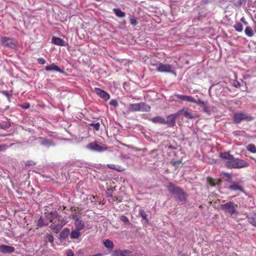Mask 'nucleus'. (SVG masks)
I'll return each instance as SVG.
<instances>
[{
	"mask_svg": "<svg viewBox=\"0 0 256 256\" xmlns=\"http://www.w3.org/2000/svg\"><path fill=\"white\" fill-rule=\"evenodd\" d=\"M166 188L170 193L174 196L179 200L184 201L186 198V194L184 191L180 188L176 186L173 183L170 182L166 186Z\"/></svg>",
	"mask_w": 256,
	"mask_h": 256,
	"instance_id": "f257e3e1",
	"label": "nucleus"
},
{
	"mask_svg": "<svg viewBox=\"0 0 256 256\" xmlns=\"http://www.w3.org/2000/svg\"><path fill=\"white\" fill-rule=\"evenodd\" d=\"M226 166L228 168H242L248 167L249 163L246 161L239 158H236L233 156V158L226 162Z\"/></svg>",
	"mask_w": 256,
	"mask_h": 256,
	"instance_id": "f03ea898",
	"label": "nucleus"
},
{
	"mask_svg": "<svg viewBox=\"0 0 256 256\" xmlns=\"http://www.w3.org/2000/svg\"><path fill=\"white\" fill-rule=\"evenodd\" d=\"M1 44L4 48H8L14 50H18L19 46L17 40L12 38L1 36L0 38Z\"/></svg>",
	"mask_w": 256,
	"mask_h": 256,
	"instance_id": "7ed1b4c3",
	"label": "nucleus"
},
{
	"mask_svg": "<svg viewBox=\"0 0 256 256\" xmlns=\"http://www.w3.org/2000/svg\"><path fill=\"white\" fill-rule=\"evenodd\" d=\"M150 110V106L144 103L140 102L138 104H130L128 105V112H148Z\"/></svg>",
	"mask_w": 256,
	"mask_h": 256,
	"instance_id": "20e7f679",
	"label": "nucleus"
},
{
	"mask_svg": "<svg viewBox=\"0 0 256 256\" xmlns=\"http://www.w3.org/2000/svg\"><path fill=\"white\" fill-rule=\"evenodd\" d=\"M220 207L225 212L231 215L237 214L238 204L233 202H228L222 204Z\"/></svg>",
	"mask_w": 256,
	"mask_h": 256,
	"instance_id": "39448f33",
	"label": "nucleus"
},
{
	"mask_svg": "<svg viewBox=\"0 0 256 256\" xmlns=\"http://www.w3.org/2000/svg\"><path fill=\"white\" fill-rule=\"evenodd\" d=\"M233 120L234 123L239 124L242 121L250 122L253 117L246 113L238 112L234 114Z\"/></svg>",
	"mask_w": 256,
	"mask_h": 256,
	"instance_id": "423d86ee",
	"label": "nucleus"
},
{
	"mask_svg": "<svg viewBox=\"0 0 256 256\" xmlns=\"http://www.w3.org/2000/svg\"><path fill=\"white\" fill-rule=\"evenodd\" d=\"M86 148L94 152H102L107 150L108 148L102 144H98V142L94 141L90 142L86 146Z\"/></svg>",
	"mask_w": 256,
	"mask_h": 256,
	"instance_id": "0eeeda50",
	"label": "nucleus"
},
{
	"mask_svg": "<svg viewBox=\"0 0 256 256\" xmlns=\"http://www.w3.org/2000/svg\"><path fill=\"white\" fill-rule=\"evenodd\" d=\"M178 116L177 113L168 115L167 116V120H165L164 124H167L170 128L174 127L176 124V120Z\"/></svg>",
	"mask_w": 256,
	"mask_h": 256,
	"instance_id": "6e6552de",
	"label": "nucleus"
},
{
	"mask_svg": "<svg viewBox=\"0 0 256 256\" xmlns=\"http://www.w3.org/2000/svg\"><path fill=\"white\" fill-rule=\"evenodd\" d=\"M112 256H136L135 254L128 250H118L114 251Z\"/></svg>",
	"mask_w": 256,
	"mask_h": 256,
	"instance_id": "1a4fd4ad",
	"label": "nucleus"
},
{
	"mask_svg": "<svg viewBox=\"0 0 256 256\" xmlns=\"http://www.w3.org/2000/svg\"><path fill=\"white\" fill-rule=\"evenodd\" d=\"M38 142L42 146L48 148L51 146H54V142L48 138L39 137L36 139Z\"/></svg>",
	"mask_w": 256,
	"mask_h": 256,
	"instance_id": "9d476101",
	"label": "nucleus"
},
{
	"mask_svg": "<svg viewBox=\"0 0 256 256\" xmlns=\"http://www.w3.org/2000/svg\"><path fill=\"white\" fill-rule=\"evenodd\" d=\"M173 96L174 100L179 99L183 101H186L190 102H195V98L192 96L175 94Z\"/></svg>",
	"mask_w": 256,
	"mask_h": 256,
	"instance_id": "9b49d317",
	"label": "nucleus"
},
{
	"mask_svg": "<svg viewBox=\"0 0 256 256\" xmlns=\"http://www.w3.org/2000/svg\"><path fill=\"white\" fill-rule=\"evenodd\" d=\"M94 92L102 98L104 99V100H108L110 98V94L107 93L106 92L102 90L99 88H95Z\"/></svg>",
	"mask_w": 256,
	"mask_h": 256,
	"instance_id": "f8f14e48",
	"label": "nucleus"
},
{
	"mask_svg": "<svg viewBox=\"0 0 256 256\" xmlns=\"http://www.w3.org/2000/svg\"><path fill=\"white\" fill-rule=\"evenodd\" d=\"M156 69L160 72H172L176 74V72L173 70L172 65H158Z\"/></svg>",
	"mask_w": 256,
	"mask_h": 256,
	"instance_id": "ddd939ff",
	"label": "nucleus"
},
{
	"mask_svg": "<svg viewBox=\"0 0 256 256\" xmlns=\"http://www.w3.org/2000/svg\"><path fill=\"white\" fill-rule=\"evenodd\" d=\"M177 114H178V116L180 114H182L188 119H194V118L191 113V110L188 108H184L178 110Z\"/></svg>",
	"mask_w": 256,
	"mask_h": 256,
	"instance_id": "4468645a",
	"label": "nucleus"
},
{
	"mask_svg": "<svg viewBox=\"0 0 256 256\" xmlns=\"http://www.w3.org/2000/svg\"><path fill=\"white\" fill-rule=\"evenodd\" d=\"M14 250V248L5 244L0 245V252L2 254H12Z\"/></svg>",
	"mask_w": 256,
	"mask_h": 256,
	"instance_id": "2eb2a0df",
	"label": "nucleus"
},
{
	"mask_svg": "<svg viewBox=\"0 0 256 256\" xmlns=\"http://www.w3.org/2000/svg\"><path fill=\"white\" fill-rule=\"evenodd\" d=\"M228 188L232 191L238 190L242 192L244 191L243 187L240 186L238 182H232Z\"/></svg>",
	"mask_w": 256,
	"mask_h": 256,
	"instance_id": "dca6fc26",
	"label": "nucleus"
},
{
	"mask_svg": "<svg viewBox=\"0 0 256 256\" xmlns=\"http://www.w3.org/2000/svg\"><path fill=\"white\" fill-rule=\"evenodd\" d=\"M52 42L54 44L60 46H66L68 45L67 42L60 38L53 37L52 40Z\"/></svg>",
	"mask_w": 256,
	"mask_h": 256,
	"instance_id": "f3484780",
	"label": "nucleus"
},
{
	"mask_svg": "<svg viewBox=\"0 0 256 256\" xmlns=\"http://www.w3.org/2000/svg\"><path fill=\"white\" fill-rule=\"evenodd\" d=\"M64 224L62 223H56L53 222L50 226V228L56 234H58L61 230Z\"/></svg>",
	"mask_w": 256,
	"mask_h": 256,
	"instance_id": "a211bd4d",
	"label": "nucleus"
},
{
	"mask_svg": "<svg viewBox=\"0 0 256 256\" xmlns=\"http://www.w3.org/2000/svg\"><path fill=\"white\" fill-rule=\"evenodd\" d=\"M150 120L154 124H164L165 122V118L160 116L154 117L150 119Z\"/></svg>",
	"mask_w": 256,
	"mask_h": 256,
	"instance_id": "6ab92c4d",
	"label": "nucleus"
},
{
	"mask_svg": "<svg viewBox=\"0 0 256 256\" xmlns=\"http://www.w3.org/2000/svg\"><path fill=\"white\" fill-rule=\"evenodd\" d=\"M74 226L76 227V229L81 230L84 227V223L80 218H76V220L74 222Z\"/></svg>",
	"mask_w": 256,
	"mask_h": 256,
	"instance_id": "aec40b11",
	"label": "nucleus"
},
{
	"mask_svg": "<svg viewBox=\"0 0 256 256\" xmlns=\"http://www.w3.org/2000/svg\"><path fill=\"white\" fill-rule=\"evenodd\" d=\"M46 70H56L60 73H64V71L60 68L57 65H47L46 67Z\"/></svg>",
	"mask_w": 256,
	"mask_h": 256,
	"instance_id": "412c9836",
	"label": "nucleus"
},
{
	"mask_svg": "<svg viewBox=\"0 0 256 256\" xmlns=\"http://www.w3.org/2000/svg\"><path fill=\"white\" fill-rule=\"evenodd\" d=\"M248 222L256 227V213H250L248 216Z\"/></svg>",
	"mask_w": 256,
	"mask_h": 256,
	"instance_id": "4be33fe9",
	"label": "nucleus"
},
{
	"mask_svg": "<svg viewBox=\"0 0 256 256\" xmlns=\"http://www.w3.org/2000/svg\"><path fill=\"white\" fill-rule=\"evenodd\" d=\"M103 244L110 251L112 250L114 248V244L112 242L108 239L103 240Z\"/></svg>",
	"mask_w": 256,
	"mask_h": 256,
	"instance_id": "5701e85b",
	"label": "nucleus"
},
{
	"mask_svg": "<svg viewBox=\"0 0 256 256\" xmlns=\"http://www.w3.org/2000/svg\"><path fill=\"white\" fill-rule=\"evenodd\" d=\"M233 156H234L232 155L230 152H220V157L226 161H229L230 159L233 158Z\"/></svg>",
	"mask_w": 256,
	"mask_h": 256,
	"instance_id": "b1692460",
	"label": "nucleus"
},
{
	"mask_svg": "<svg viewBox=\"0 0 256 256\" xmlns=\"http://www.w3.org/2000/svg\"><path fill=\"white\" fill-rule=\"evenodd\" d=\"M70 234V229L64 228L60 233V237L61 239H66Z\"/></svg>",
	"mask_w": 256,
	"mask_h": 256,
	"instance_id": "393cba45",
	"label": "nucleus"
},
{
	"mask_svg": "<svg viewBox=\"0 0 256 256\" xmlns=\"http://www.w3.org/2000/svg\"><path fill=\"white\" fill-rule=\"evenodd\" d=\"M80 230L75 229L71 232L70 234V237L72 239L78 238L80 236Z\"/></svg>",
	"mask_w": 256,
	"mask_h": 256,
	"instance_id": "a878e982",
	"label": "nucleus"
},
{
	"mask_svg": "<svg viewBox=\"0 0 256 256\" xmlns=\"http://www.w3.org/2000/svg\"><path fill=\"white\" fill-rule=\"evenodd\" d=\"M107 167L110 169L114 170L118 172H122L124 170V169L120 166H116L114 164H108Z\"/></svg>",
	"mask_w": 256,
	"mask_h": 256,
	"instance_id": "bb28decb",
	"label": "nucleus"
},
{
	"mask_svg": "<svg viewBox=\"0 0 256 256\" xmlns=\"http://www.w3.org/2000/svg\"><path fill=\"white\" fill-rule=\"evenodd\" d=\"M113 11L115 14L118 18H123L125 16V12H122L120 8H114Z\"/></svg>",
	"mask_w": 256,
	"mask_h": 256,
	"instance_id": "cd10ccee",
	"label": "nucleus"
},
{
	"mask_svg": "<svg viewBox=\"0 0 256 256\" xmlns=\"http://www.w3.org/2000/svg\"><path fill=\"white\" fill-rule=\"evenodd\" d=\"M54 240V238L52 234H46L44 241L45 243H47V242H50L51 244H53Z\"/></svg>",
	"mask_w": 256,
	"mask_h": 256,
	"instance_id": "c85d7f7f",
	"label": "nucleus"
},
{
	"mask_svg": "<svg viewBox=\"0 0 256 256\" xmlns=\"http://www.w3.org/2000/svg\"><path fill=\"white\" fill-rule=\"evenodd\" d=\"M245 33L246 36L252 37L254 36V32L252 28L250 26H247L245 29Z\"/></svg>",
	"mask_w": 256,
	"mask_h": 256,
	"instance_id": "c756f323",
	"label": "nucleus"
},
{
	"mask_svg": "<svg viewBox=\"0 0 256 256\" xmlns=\"http://www.w3.org/2000/svg\"><path fill=\"white\" fill-rule=\"evenodd\" d=\"M234 28H235L236 30L238 32H241L243 30L242 24L240 22H238L234 26Z\"/></svg>",
	"mask_w": 256,
	"mask_h": 256,
	"instance_id": "7c9ffc66",
	"label": "nucleus"
},
{
	"mask_svg": "<svg viewBox=\"0 0 256 256\" xmlns=\"http://www.w3.org/2000/svg\"><path fill=\"white\" fill-rule=\"evenodd\" d=\"M247 150L252 152L255 153L256 152V148L255 146L253 144H250L247 146Z\"/></svg>",
	"mask_w": 256,
	"mask_h": 256,
	"instance_id": "2f4dec72",
	"label": "nucleus"
},
{
	"mask_svg": "<svg viewBox=\"0 0 256 256\" xmlns=\"http://www.w3.org/2000/svg\"><path fill=\"white\" fill-rule=\"evenodd\" d=\"M246 0H238L235 4L234 6L236 7H240L242 4H245Z\"/></svg>",
	"mask_w": 256,
	"mask_h": 256,
	"instance_id": "473e14b6",
	"label": "nucleus"
},
{
	"mask_svg": "<svg viewBox=\"0 0 256 256\" xmlns=\"http://www.w3.org/2000/svg\"><path fill=\"white\" fill-rule=\"evenodd\" d=\"M140 214L142 218L144 220H145L146 221L148 220H147V216H148V215L146 214V213L145 212L144 210H140Z\"/></svg>",
	"mask_w": 256,
	"mask_h": 256,
	"instance_id": "72a5a7b5",
	"label": "nucleus"
},
{
	"mask_svg": "<svg viewBox=\"0 0 256 256\" xmlns=\"http://www.w3.org/2000/svg\"><path fill=\"white\" fill-rule=\"evenodd\" d=\"M130 24L133 26H136L138 24L136 20L134 18V16H130Z\"/></svg>",
	"mask_w": 256,
	"mask_h": 256,
	"instance_id": "f704fd0d",
	"label": "nucleus"
},
{
	"mask_svg": "<svg viewBox=\"0 0 256 256\" xmlns=\"http://www.w3.org/2000/svg\"><path fill=\"white\" fill-rule=\"evenodd\" d=\"M90 126H92L96 130H98L100 127V124L99 122L96 123H91Z\"/></svg>",
	"mask_w": 256,
	"mask_h": 256,
	"instance_id": "c9c22d12",
	"label": "nucleus"
},
{
	"mask_svg": "<svg viewBox=\"0 0 256 256\" xmlns=\"http://www.w3.org/2000/svg\"><path fill=\"white\" fill-rule=\"evenodd\" d=\"M202 108H203V110H204V111L208 115H210V110H209V108H208V107L207 106V104L206 103L204 106H202Z\"/></svg>",
	"mask_w": 256,
	"mask_h": 256,
	"instance_id": "e433bc0d",
	"label": "nucleus"
},
{
	"mask_svg": "<svg viewBox=\"0 0 256 256\" xmlns=\"http://www.w3.org/2000/svg\"><path fill=\"white\" fill-rule=\"evenodd\" d=\"M10 126V124L8 123H0V127L2 129L6 130V128H9Z\"/></svg>",
	"mask_w": 256,
	"mask_h": 256,
	"instance_id": "4c0bfd02",
	"label": "nucleus"
},
{
	"mask_svg": "<svg viewBox=\"0 0 256 256\" xmlns=\"http://www.w3.org/2000/svg\"><path fill=\"white\" fill-rule=\"evenodd\" d=\"M50 214L52 216V218H51L50 220V222H52L53 219L56 218L58 217V214L56 211H54V212H51Z\"/></svg>",
	"mask_w": 256,
	"mask_h": 256,
	"instance_id": "58836bf2",
	"label": "nucleus"
},
{
	"mask_svg": "<svg viewBox=\"0 0 256 256\" xmlns=\"http://www.w3.org/2000/svg\"><path fill=\"white\" fill-rule=\"evenodd\" d=\"M194 103H196L200 106L202 107L204 106V104L206 103L204 102H203L200 100H196L195 99V102H193Z\"/></svg>",
	"mask_w": 256,
	"mask_h": 256,
	"instance_id": "ea45409f",
	"label": "nucleus"
},
{
	"mask_svg": "<svg viewBox=\"0 0 256 256\" xmlns=\"http://www.w3.org/2000/svg\"><path fill=\"white\" fill-rule=\"evenodd\" d=\"M9 146L6 144H0V152L5 151Z\"/></svg>",
	"mask_w": 256,
	"mask_h": 256,
	"instance_id": "a19ab883",
	"label": "nucleus"
},
{
	"mask_svg": "<svg viewBox=\"0 0 256 256\" xmlns=\"http://www.w3.org/2000/svg\"><path fill=\"white\" fill-rule=\"evenodd\" d=\"M110 104L112 106H114V107H116L118 106V102H117L116 100H110Z\"/></svg>",
	"mask_w": 256,
	"mask_h": 256,
	"instance_id": "79ce46f5",
	"label": "nucleus"
},
{
	"mask_svg": "<svg viewBox=\"0 0 256 256\" xmlns=\"http://www.w3.org/2000/svg\"><path fill=\"white\" fill-rule=\"evenodd\" d=\"M120 220L124 222H129L128 218L126 216H120Z\"/></svg>",
	"mask_w": 256,
	"mask_h": 256,
	"instance_id": "37998d69",
	"label": "nucleus"
},
{
	"mask_svg": "<svg viewBox=\"0 0 256 256\" xmlns=\"http://www.w3.org/2000/svg\"><path fill=\"white\" fill-rule=\"evenodd\" d=\"M44 225V224H43V220L40 218L38 220V226H39V227H42V226H43Z\"/></svg>",
	"mask_w": 256,
	"mask_h": 256,
	"instance_id": "c03bdc74",
	"label": "nucleus"
},
{
	"mask_svg": "<svg viewBox=\"0 0 256 256\" xmlns=\"http://www.w3.org/2000/svg\"><path fill=\"white\" fill-rule=\"evenodd\" d=\"M66 254L67 256H74V255L73 252L70 250H68Z\"/></svg>",
	"mask_w": 256,
	"mask_h": 256,
	"instance_id": "a18cd8bd",
	"label": "nucleus"
},
{
	"mask_svg": "<svg viewBox=\"0 0 256 256\" xmlns=\"http://www.w3.org/2000/svg\"><path fill=\"white\" fill-rule=\"evenodd\" d=\"M30 107V104L28 103H24L22 105V108L24 109H27Z\"/></svg>",
	"mask_w": 256,
	"mask_h": 256,
	"instance_id": "49530a36",
	"label": "nucleus"
},
{
	"mask_svg": "<svg viewBox=\"0 0 256 256\" xmlns=\"http://www.w3.org/2000/svg\"><path fill=\"white\" fill-rule=\"evenodd\" d=\"M38 62L40 64H44L46 60L44 58H40L38 59Z\"/></svg>",
	"mask_w": 256,
	"mask_h": 256,
	"instance_id": "de8ad7c7",
	"label": "nucleus"
},
{
	"mask_svg": "<svg viewBox=\"0 0 256 256\" xmlns=\"http://www.w3.org/2000/svg\"><path fill=\"white\" fill-rule=\"evenodd\" d=\"M35 163L32 161H27L26 163V166H33L34 165Z\"/></svg>",
	"mask_w": 256,
	"mask_h": 256,
	"instance_id": "09e8293b",
	"label": "nucleus"
},
{
	"mask_svg": "<svg viewBox=\"0 0 256 256\" xmlns=\"http://www.w3.org/2000/svg\"><path fill=\"white\" fill-rule=\"evenodd\" d=\"M168 149H172V150H176L177 149V148L176 147V146H174L172 145H169L168 146Z\"/></svg>",
	"mask_w": 256,
	"mask_h": 256,
	"instance_id": "8fccbe9b",
	"label": "nucleus"
},
{
	"mask_svg": "<svg viewBox=\"0 0 256 256\" xmlns=\"http://www.w3.org/2000/svg\"><path fill=\"white\" fill-rule=\"evenodd\" d=\"M210 183L212 186H214L216 185V183L214 182V180H212V179H211L210 180Z\"/></svg>",
	"mask_w": 256,
	"mask_h": 256,
	"instance_id": "3c124183",
	"label": "nucleus"
},
{
	"mask_svg": "<svg viewBox=\"0 0 256 256\" xmlns=\"http://www.w3.org/2000/svg\"><path fill=\"white\" fill-rule=\"evenodd\" d=\"M72 218L76 220V218H79L76 214H73L72 216Z\"/></svg>",
	"mask_w": 256,
	"mask_h": 256,
	"instance_id": "603ef678",
	"label": "nucleus"
},
{
	"mask_svg": "<svg viewBox=\"0 0 256 256\" xmlns=\"http://www.w3.org/2000/svg\"><path fill=\"white\" fill-rule=\"evenodd\" d=\"M241 21H242L245 24H247V22L245 21V19L244 17H242L240 19Z\"/></svg>",
	"mask_w": 256,
	"mask_h": 256,
	"instance_id": "864d4df0",
	"label": "nucleus"
},
{
	"mask_svg": "<svg viewBox=\"0 0 256 256\" xmlns=\"http://www.w3.org/2000/svg\"><path fill=\"white\" fill-rule=\"evenodd\" d=\"M182 256H188L186 254H183Z\"/></svg>",
	"mask_w": 256,
	"mask_h": 256,
	"instance_id": "5fc2aeb1",
	"label": "nucleus"
},
{
	"mask_svg": "<svg viewBox=\"0 0 256 256\" xmlns=\"http://www.w3.org/2000/svg\"><path fill=\"white\" fill-rule=\"evenodd\" d=\"M180 162L178 161V162H175L174 163H175V164H176V163L179 164V163H180Z\"/></svg>",
	"mask_w": 256,
	"mask_h": 256,
	"instance_id": "6e6d98bb",
	"label": "nucleus"
},
{
	"mask_svg": "<svg viewBox=\"0 0 256 256\" xmlns=\"http://www.w3.org/2000/svg\"><path fill=\"white\" fill-rule=\"evenodd\" d=\"M12 145H13V144H10V146H12Z\"/></svg>",
	"mask_w": 256,
	"mask_h": 256,
	"instance_id": "4d7b16f0",
	"label": "nucleus"
}]
</instances>
